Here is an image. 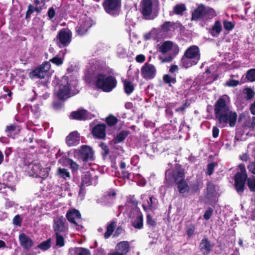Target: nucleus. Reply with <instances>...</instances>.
<instances>
[{"instance_id": "f257e3e1", "label": "nucleus", "mask_w": 255, "mask_h": 255, "mask_svg": "<svg viewBox=\"0 0 255 255\" xmlns=\"http://www.w3.org/2000/svg\"><path fill=\"white\" fill-rule=\"evenodd\" d=\"M85 78L89 82H93L97 89L105 92L112 91L117 85L116 78L109 75L106 68L97 61L86 70Z\"/></svg>"}, {"instance_id": "f03ea898", "label": "nucleus", "mask_w": 255, "mask_h": 255, "mask_svg": "<svg viewBox=\"0 0 255 255\" xmlns=\"http://www.w3.org/2000/svg\"><path fill=\"white\" fill-rule=\"evenodd\" d=\"M85 78L89 82H93L97 89L105 92L112 91L117 85L116 78L109 75L106 68L97 61L86 70Z\"/></svg>"}, {"instance_id": "7ed1b4c3", "label": "nucleus", "mask_w": 255, "mask_h": 255, "mask_svg": "<svg viewBox=\"0 0 255 255\" xmlns=\"http://www.w3.org/2000/svg\"><path fill=\"white\" fill-rule=\"evenodd\" d=\"M214 114L220 127H225L228 124L231 127L235 126L237 114L231 109L228 96L224 95L217 101L214 105Z\"/></svg>"}, {"instance_id": "20e7f679", "label": "nucleus", "mask_w": 255, "mask_h": 255, "mask_svg": "<svg viewBox=\"0 0 255 255\" xmlns=\"http://www.w3.org/2000/svg\"><path fill=\"white\" fill-rule=\"evenodd\" d=\"M239 167L240 172H238L235 176V186L237 192L239 194L243 193L246 180L250 191L255 192V176L248 178L245 166L240 164Z\"/></svg>"}, {"instance_id": "39448f33", "label": "nucleus", "mask_w": 255, "mask_h": 255, "mask_svg": "<svg viewBox=\"0 0 255 255\" xmlns=\"http://www.w3.org/2000/svg\"><path fill=\"white\" fill-rule=\"evenodd\" d=\"M200 59L199 48L196 45H192L185 51L180 61V66L187 69L196 65Z\"/></svg>"}, {"instance_id": "423d86ee", "label": "nucleus", "mask_w": 255, "mask_h": 255, "mask_svg": "<svg viewBox=\"0 0 255 255\" xmlns=\"http://www.w3.org/2000/svg\"><path fill=\"white\" fill-rule=\"evenodd\" d=\"M158 51L162 53V55L159 56L161 63L170 62L178 53L179 47L175 43L166 41L159 46Z\"/></svg>"}, {"instance_id": "0eeeda50", "label": "nucleus", "mask_w": 255, "mask_h": 255, "mask_svg": "<svg viewBox=\"0 0 255 255\" xmlns=\"http://www.w3.org/2000/svg\"><path fill=\"white\" fill-rule=\"evenodd\" d=\"M68 156L69 157H72L73 156L78 161L84 163L94 160L93 149L91 147L86 145H82L76 149L70 150L68 152Z\"/></svg>"}, {"instance_id": "6e6552de", "label": "nucleus", "mask_w": 255, "mask_h": 255, "mask_svg": "<svg viewBox=\"0 0 255 255\" xmlns=\"http://www.w3.org/2000/svg\"><path fill=\"white\" fill-rule=\"evenodd\" d=\"M159 9L158 0H141L140 2V10L143 16L147 19H152L156 16Z\"/></svg>"}, {"instance_id": "1a4fd4ad", "label": "nucleus", "mask_w": 255, "mask_h": 255, "mask_svg": "<svg viewBox=\"0 0 255 255\" xmlns=\"http://www.w3.org/2000/svg\"><path fill=\"white\" fill-rule=\"evenodd\" d=\"M216 16V12L214 9L201 4L193 11L191 20H207L211 19Z\"/></svg>"}, {"instance_id": "9d476101", "label": "nucleus", "mask_w": 255, "mask_h": 255, "mask_svg": "<svg viewBox=\"0 0 255 255\" xmlns=\"http://www.w3.org/2000/svg\"><path fill=\"white\" fill-rule=\"evenodd\" d=\"M103 6L105 11L111 15H116L119 14L121 7V0H105Z\"/></svg>"}, {"instance_id": "9b49d317", "label": "nucleus", "mask_w": 255, "mask_h": 255, "mask_svg": "<svg viewBox=\"0 0 255 255\" xmlns=\"http://www.w3.org/2000/svg\"><path fill=\"white\" fill-rule=\"evenodd\" d=\"M51 65L49 62L45 61L38 67L31 71L29 76L31 78L44 79L50 69Z\"/></svg>"}, {"instance_id": "f8f14e48", "label": "nucleus", "mask_w": 255, "mask_h": 255, "mask_svg": "<svg viewBox=\"0 0 255 255\" xmlns=\"http://www.w3.org/2000/svg\"><path fill=\"white\" fill-rule=\"evenodd\" d=\"M64 104V85H59L54 93L52 108L55 111L61 110Z\"/></svg>"}, {"instance_id": "ddd939ff", "label": "nucleus", "mask_w": 255, "mask_h": 255, "mask_svg": "<svg viewBox=\"0 0 255 255\" xmlns=\"http://www.w3.org/2000/svg\"><path fill=\"white\" fill-rule=\"evenodd\" d=\"M156 70L154 65L146 63L141 69V74L142 77L145 79H153L156 75Z\"/></svg>"}, {"instance_id": "4468645a", "label": "nucleus", "mask_w": 255, "mask_h": 255, "mask_svg": "<svg viewBox=\"0 0 255 255\" xmlns=\"http://www.w3.org/2000/svg\"><path fill=\"white\" fill-rule=\"evenodd\" d=\"M98 183V176L89 171L84 172L82 175V187L91 185H96Z\"/></svg>"}, {"instance_id": "2eb2a0df", "label": "nucleus", "mask_w": 255, "mask_h": 255, "mask_svg": "<svg viewBox=\"0 0 255 255\" xmlns=\"http://www.w3.org/2000/svg\"><path fill=\"white\" fill-rule=\"evenodd\" d=\"M67 220L71 223L79 226L81 220V215L79 211L75 209H72L67 211L66 214Z\"/></svg>"}, {"instance_id": "dca6fc26", "label": "nucleus", "mask_w": 255, "mask_h": 255, "mask_svg": "<svg viewBox=\"0 0 255 255\" xmlns=\"http://www.w3.org/2000/svg\"><path fill=\"white\" fill-rule=\"evenodd\" d=\"M70 118L71 119L77 120H87L92 119V116L85 110H79L72 112L70 115Z\"/></svg>"}, {"instance_id": "f3484780", "label": "nucleus", "mask_w": 255, "mask_h": 255, "mask_svg": "<svg viewBox=\"0 0 255 255\" xmlns=\"http://www.w3.org/2000/svg\"><path fill=\"white\" fill-rule=\"evenodd\" d=\"M18 239L20 246L26 251L29 250L34 245L32 240L23 233L19 235Z\"/></svg>"}, {"instance_id": "a211bd4d", "label": "nucleus", "mask_w": 255, "mask_h": 255, "mask_svg": "<svg viewBox=\"0 0 255 255\" xmlns=\"http://www.w3.org/2000/svg\"><path fill=\"white\" fill-rule=\"evenodd\" d=\"M172 175L175 182L177 184L184 180V173L180 170H175L172 172L167 171L165 173V178L167 179L168 176Z\"/></svg>"}, {"instance_id": "6ab92c4d", "label": "nucleus", "mask_w": 255, "mask_h": 255, "mask_svg": "<svg viewBox=\"0 0 255 255\" xmlns=\"http://www.w3.org/2000/svg\"><path fill=\"white\" fill-rule=\"evenodd\" d=\"M92 134L97 138L103 139L106 136V126L104 124H98L92 129Z\"/></svg>"}, {"instance_id": "aec40b11", "label": "nucleus", "mask_w": 255, "mask_h": 255, "mask_svg": "<svg viewBox=\"0 0 255 255\" xmlns=\"http://www.w3.org/2000/svg\"><path fill=\"white\" fill-rule=\"evenodd\" d=\"M20 129V126L16 123H14L9 126H7L5 129V132L9 137L14 138L15 135L19 133Z\"/></svg>"}, {"instance_id": "412c9836", "label": "nucleus", "mask_w": 255, "mask_h": 255, "mask_svg": "<svg viewBox=\"0 0 255 255\" xmlns=\"http://www.w3.org/2000/svg\"><path fill=\"white\" fill-rule=\"evenodd\" d=\"M80 135L77 131L71 132L66 137V143L69 146H76L79 143Z\"/></svg>"}, {"instance_id": "4be33fe9", "label": "nucleus", "mask_w": 255, "mask_h": 255, "mask_svg": "<svg viewBox=\"0 0 255 255\" xmlns=\"http://www.w3.org/2000/svg\"><path fill=\"white\" fill-rule=\"evenodd\" d=\"M27 170L30 176L36 177L39 176L42 168L40 163L31 162L28 165Z\"/></svg>"}, {"instance_id": "5701e85b", "label": "nucleus", "mask_w": 255, "mask_h": 255, "mask_svg": "<svg viewBox=\"0 0 255 255\" xmlns=\"http://www.w3.org/2000/svg\"><path fill=\"white\" fill-rule=\"evenodd\" d=\"M91 26V24L89 20L87 19L83 20L80 22L79 24L77 26L76 28V32L78 34L82 35L88 31Z\"/></svg>"}, {"instance_id": "b1692460", "label": "nucleus", "mask_w": 255, "mask_h": 255, "mask_svg": "<svg viewBox=\"0 0 255 255\" xmlns=\"http://www.w3.org/2000/svg\"><path fill=\"white\" fill-rule=\"evenodd\" d=\"M179 26V23L170 21H166L161 25V29L163 32L168 33L172 32Z\"/></svg>"}, {"instance_id": "393cba45", "label": "nucleus", "mask_w": 255, "mask_h": 255, "mask_svg": "<svg viewBox=\"0 0 255 255\" xmlns=\"http://www.w3.org/2000/svg\"><path fill=\"white\" fill-rule=\"evenodd\" d=\"M200 251L204 255H208L212 250L213 246L207 239H203L199 245Z\"/></svg>"}, {"instance_id": "a878e982", "label": "nucleus", "mask_w": 255, "mask_h": 255, "mask_svg": "<svg viewBox=\"0 0 255 255\" xmlns=\"http://www.w3.org/2000/svg\"><path fill=\"white\" fill-rule=\"evenodd\" d=\"M222 30V26L220 21L217 20L209 30V32L213 36L217 37Z\"/></svg>"}, {"instance_id": "bb28decb", "label": "nucleus", "mask_w": 255, "mask_h": 255, "mask_svg": "<svg viewBox=\"0 0 255 255\" xmlns=\"http://www.w3.org/2000/svg\"><path fill=\"white\" fill-rule=\"evenodd\" d=\"M53 229L55 234L60 233L64 231V221L62 216L54 219Z\"/></svg>"}, {"instance_id": "cd10ccee", "label": "nucleus", "mask_w": 255, "mask_h": 255, "mask_svg": "<svg viewBox=\"0 0 255 255\" xmlns=\"http://www.w3.org/2000/svg\"><path fill=\"white\" fill-rule=\"evenodd\" d=\"M116 249L121 255L127 254L129 250L128 243L127 241L121 242L117 245Z\"/></svg>"}, {"instance_id": "c85d7f7f", "label": "nucleus", "mask_w": 255, "mask_h": 255, "mask_svg": "<svg viewBox=\"0 0 255 255\" xmlns=\"http://www.w3.org/2000/svg\"><path fill=\"white\" fill-rule=\"evenodd\" d=\"M244 120L243 126L245 128H251V125H252V118H251L248 113H243L240 115L239 121L242 122Z\"/></svg>"}, {"instance_id": "c756f323", "label": "nucleus", "mask_w": 255, "mask_h": 255, "mask_svg": "<svg viewBox=\"0 0 255 255\" xmlns=\"http://www.w3.org/2000/svg\"><path fill=\"white\" fill-rule=\"evenodd\" d=\"M69 254L70 255L74 254H76V255H91L90 252L89 250L82 248L70 249L69 251Z\"/></svg>"}, {"instance_id": "7c9ffc66", "label": "nucleus", "mask_w": 255, "mask_h": 255, "mask_svg": "<svg viewBox=\"0 0 255 255\" xmlns=\"http://www.w3.org/2000/svg\"><path fill=\"white\" fill-rule=\"evenodd\" d=\"M132 225L136 229H141L143 227V216L138 215L132 219Z\"/></svg>"}, {"instance_id": "2f4dec72", "label": "nucleus", "mask_w": 255, "mask_h": 255, "mask_svg": "<svg viewBox=\"0 0 255 255\" xmlns=\"http://www.w3.org/2000/svg\"><path fill=\"white\" fill-rule=\"evenodd\" d=\"M156 199L153 196L149 197V200L144 201L142 204V207L145 211H148L152 209V205L154 204Z\"/></svg>"}, {"instance_id": "473e14b6", "label": "nucleus", "mask_w": 255, "mask_h": 255, "mask_svg": "<svg viewBox=\"0 0 255 255\" xmlns=\"http://www.w3.org/2000/svg\"><path fill=\"white\" fill-rule=\"evenodd\" d=\"M76 84V82L75 81L74 83H67V85H65V97L69 98L75 94V93L72 92V89L75 87Z\"/></svg>"}, {"instance_id": "72a5a7b5", "label": "nucleus", "mask_w": 255, "mask_h": 255, "mask_svg": "<svg viewBox=\"0 0 255 255\" xmlns=\"http://www.w3.org/2000/svg\"><path fill=\"white\" fill-rule=\"evenodd\" d=\"M177 188L180 193L184 194L186 192H189L190 190L189 186L185 180L177 183Z\"/></svg>"}, {"instance_id": "f704fd0d", "label": "nucleus", "mask_w": 255, "mask_h": 255, "mask_svg": "<svg viewBox=\"0 0 255 255\" xmlns=\"http://www.w3.org/2000/svg\"><path fill=\"white\" fill-rule=\"evenodd\" d=\"M128 131L126 130H123L118 133L117 136L115 137L114 140V143L117 144L123 141L128 136Z\"/></svg>"}, {"instance_id": "c9c22d12", "label": "nucleus", "mask_w": 255, "mask_h": 255, "mask_svg": "<svg viewBox=\"0 0 255 255\" xmlns=\"http://www.w3.org/2000/svg\"><path fill=\"white\" fill-rule=\"evenodd\" d=\"M116 194V193L114 190H110L106 192L103 200L105 202L107 201L108 203H111L115 199Z\"/></svg>"}, {"instance_id": "e433bc0d", "label": "nucleus", "mask_w": 255, "mask_h": 255, "mask_svg": "<svg viewBox=\"0 0 255 255\" xmlns=\"http://www.w3.org/2000/svg\"><path fill=\"white\" fill-rule=\"evenodd\" d=\"M125 92L128 94H130L134 90V86L131 82L125 80L123 81Z\"/></svg>"}, {"instance_id": "4c0bfd02", "label": "nucleus", "mask_w": 255, "mask_h": 255, "mask_svg": "<svg viewBox=\"0 0 255 255\" xmlns=\"http://www.w3.org/2000/svg\"><path fill=\"white\" fill-rule=\"evenodd\" d=\"M51 247V239H49L46 241H43L39 244L37 246V248L40 249L43 251H45L49 249Z\"/></svg>"}, {"instance_id": "58836bf2", "label": "nucleus", "mask_w": 255, "mask_h": 255, "mask_svg": "<svg viewBox=\"0 0 255 255\" xmlns=\"http://www.w3.org/2000/svg\"><path fill=\"white\" fill-rule=\"evenodd\" d=\"M186 10L185 5L184 4H178L173 7V12L177 15H183V12Z\"/></svg>"}, {"instance_id": "ea45409f", "label": "nucleus", "mask_w": 255, "mask_h": 255, "mask_svg": "<svg viewBox=\"0 0 255 255\" xmlns=\"http://www.w3.org/2000/svg\"><path fill=\"white\" fill-rule=\"evenodd\" d=\"M116 227V222L115 221L112 222L108 226L107 231L105 233L104 236L106 239L109 238L113 233Z\"/></svg>"}, {"instance_id": "a19ab883", "label": "nucleus", "mask_w": 255, "mask_h": 255, "mask_svg": "<svg viewBox=\"0 0 255 255\" xmlns=\"http://www.w3.org/2000/svg\"><path fill=\"white\" fill-rule=\"evenodd\" d=\"M163 81L168 84L169 86H171L172 84H174L176 82L175 76H173L168 74H166L163 77Z\"/></svg>"}, {"instance_id": "79ce46f5", "label": "nucleus", "mask_w": 255, "mask_h": 255, "mask_svg": "<svg viewBox=\"0 0 255 255\" xmlns=\"http://www.w3.org/2000/svg\"><path fill=\"white\" fill-rule=\"evenodd\" d=\"M243 94L246 100L253 98L255 95V92L250 88H247L243 91Z\"/></svg>"}, {"instance_id": "37998d69", "label": "nucleus", "mask_w": 255, "mask_h": 255, "mask_svg": "<svg viewBox=\"0 0 255 255\" xmlns=\"http://www.w3.org/2000/svg\"><path fill=\"white\" fill-rule=\"evenodd\" d=\"M72 32L68 28H65V46L68 45L71 41Z\"/></svg>"}, {"instance_id": "c03bdc74", "label": "nucleus", "mask_w": 255, "mask_h": 255, "mask_svg": "<svg viewBox=\"0 0 255 255\" xmlns=\"http://www.w3.org/2000/svg\"><path fill=\"white\" fill-rule=\"evenodd\" d=\"M58 42V44L59 47H64V28L61 29L57 37Z\"/></svg>"}, {"instance_id": "a18cd8bd", "label": "nucleus", "mask_w": 255, "mask_h": 255, "mask_svg": "<svg viewBox=\"0 0 255 255\" xmlns=\"http://www.w3.org/2000/svg\"><path fill=\"white\" fill-rule=\"evenodd\" d=\"M246 78L250 82L255 81V69H251L247 72Z\"/></svg>"}, {"instance_id": "49530a36", "label": "nucleus", "mask_w": 255, "mask_h": 255, "mask_svg": "<svg viewBox=\"0 0 255 255\" xmlns=\"http://www.w3.org/2000/svg\"><path fill=\"white\" fill-rule=\"evenodd\" d=\"M107 123L110 126L115 125L118 121V119L114 116H110L107 118Z\"/></svg>"}, {"instance_id": "de8ad7c7", "label": "nucleus", "mask_w": 255, "mask_h": 255, "mask_svg": "<svg viewBox=\"0 0 255 255\" xmlns=\"http://www.w3.org/2000/svg\"><path fill=\"white\" fill-rule=\"evenodd\" d=\"M56 245L60 247H63L64 246V237L59 235V233L56 234Z\"/></svg>"}, {"instance_id": "09e8293b", "label": "nucleus", "mask_w": 255, "mask_h": 255, "mask_svg": "<svg viewBox=\"0 0 255 255\" xmlns=\"http://www.w3.org/2000/svg\"><path fill=\"white\" fill-rule=\"evenodd\" d=\"M49 62H51L53 64H54L57 66H59V65L62 64L63 59L61 58L56 56H55L54 57L50 59L49 60Z\"/></svg>"}, {"instance_id": "8fccbe9b", "label": "nucleus", "mask_w": 255, "mask_h": 255, "mask_svg": "<svg viewBox=\"0 0 255 255\" xmlns=\"http://www.w3.org/2000/svg\"><path fill=\"white\" fill-rule=\"evenodd\" d=\"M22 222V219L19 215H16L13 219L12 223L14 225L21 227Z\"/></svg>"}, {"instance_id": "3c124183", "label": "nucleus", "mask_w": 255, "mask_h": 255, "mask_svg": "<svg viewBox=\"0 0 255 255\" xmlns=\"http://www.w3.org/2000/svg\"><path fill=\"white\" fill-rule=\"evenodd\" d=\"M223 25L224 28L228 31L232 30L235 26V25L233 22L228 21L227 20L224 21Z\"/></svg>"}, {"instance_id": "603ef678", "label": "nucleus", "mask_w": 255, "mask_h": 255, "mask_svg": "<svg viewBox=\"0 0 255 255\" xmlns=\"http://www.w3.org/2000/svg\"><path fill=\"white\" fill-rule=\"evenodd\" d=\"M33 6L31 4H29L27 7V10L26 12L25 19H29L30 18L31 14L34 12Z\"/></svg>"}, {"instance_id": "864d4df0", "label": "nucleus", "mask_w": 255, "mask_h": 255, "mask_svg": "<svg viewBox=\"0 0 255 255\" xmlns=\"http://www.w3.org/2000/svg\"><path fill=\"white\" fill-rule=\"evenodd\" d=\"M239 84V81L236 80L230 79L226 82L225 85L228 87H235Z\"/></svg>"}, {"instance_id": "5fc2aeb1", "label": "nucleus", "mask_w": 255, "mask_h": 255, "mask_svg": "<svg viewBox=\"0 0 255 255\" xmlns=\"http://www.w3.org/2000/svg\"><path fill=\"white\" fill-rule=\"evenodd\" d=\"M68 164L70 166L71 168L73 170H77L79 168V165L76 162L73 160L69 159L67 161Z\"/></svg>"}, {"instance_id": "6e6d98bb", "label": "nucleus", "mask_w": 255, "mask_h": 255, "mask_svg": "<svg viewBox=\"0 0 255 255\" xmlns=\"http://www.w3.org/2000/svg\"><path fill=\"white\" fill-rule=\"evenodd\" d=\"M195 231V226L193 224H190L187 226L186 232L189 237L192 236Z\"/></svg>"}, {"instance_id": "4d7b16f0", "label": "nucleus", "mask_w": 255, "mask_h": 255, "mask_svg": "<svg viewBox=\"0 0 255 255\" xmlns=\"http://www.w3.org/2000/svg\"><path fill=\"white\" fill-rule=\"evenodd\" d=\"M189 106V104L188 103L187 101L183 104L180 107L175 109L176 112H181L184 113L185 110Z\"/></svg>"}, {"instance_id": "13d9d810", "label": "nucleus", "mask_w": 255, "mask_h": 255, "mask_svg": "<svg viewBox=\"0 0 255 255\" xmlns=\"http://www.w3.org/2000/svg\"><path fill=\"white\" fill-rule=\"evenodd\" d=\"M117 53L120 56H124L126 54V50L122 46L118 45L117 48Z\"/></svg>"}, {"instance_id": "bf43d9fd", "label": "nucleus", "mask_w": 255, "mask_h": 255, "mask_svg": "<svg viewBox=\"0 0 255 255\" xmlns=\"http://www.w3.org/2000/svg\"><path fill=\"white\" fill-rule=\"evenodd\" d=\"M146 223L150 226L154 227L156 225L155 221L152 219V217L150 215H147Z\"/></svg>"}, {"instance_id": "052dcab7", "label": "nucleus", "mask_w": 255, "mask_h": 255, "mask_svg": "<svg viewBox=\"0 0 255 255\" xmlns=\"http://www.w3.org/2000/svg\"><path fill=\"white\" fill-rule=\"evenodd\" d=\"M214 167H215L214 163H211L209 164L207 166V174L209 175H211L214 171Z\"/></svg>"}, {"instance_id": "680f3d73", "label": "nucleus", "mask_w": 255, "mask_h": 255, "mask_svg": "<svg viewBox=\"0 0 255 255\" xmlns=\"http://www.w3.org/2000/svg\"><path fill=\"white\" fill-rule=\"evenodd\" d=\"M78 70V66L75 65H72L70 67L67 68V71L68 73H76Z\"/></svg>"}, {"instance_id": "e2e57ef3", "label": "nucleus", "mask_w": 255, "mask_h": 255, "mask_svg": "<svg viewBox=\"0 0 255 255\" xmlns=\"http://www.w3.org/2000/svg\"><path fill=\"white\" fill-rule=\"evenodd\" d=\"M47 15L49 19H50L54 17L55 15V11L52 7L49 8L47 12Z\"/></svg>"}, {"instance_id": "0e129e2a", "label": "nucleus", "mask_w": 255, "mask_h": 255, "mask_svg": "<svg viewBox=\"0 0 255 255\" xmlns=\"http://www.w3.org/2000/svg\"><path fill=\"white\" fill-rule=\"evenodd\" d=\"M212 212L213 211L211 209L207 211L204 215V218L206 220H209L212 216Z\"/></svg>"}, {"instance_id": "69168bd1", "label": "nucleus", "mask_w": 255, "mask_h": 255, "mask_svg": "<svg viewBox=\"0 0 255 255\" xmlns=\"http://www.w3.org/2000/svg\"><path fill=\"white\" fill-rule=\"evenodd\" d=\"M145 56L142 54H139L136 56L135 60L137 62L142 63L145 61Z\"/></svg>"}, {"instance_id": "338daca9", "label": "nucleus", "mask_w": 255, "mask_h": 255, "mask_svg": "<svg viewBox=\"0 0 255 255\" xmlns=\"http://www.w3.org/2000/svg\"><path fill=\"white\" fill-rule=\"evenodd\" d=\"M219 129L216 127H213L212 129L213 137L216 138L219 136Z\"/></svg>"}, {"instance_id": "774afa93", "label": "nucleus", "mask_w": 255, "mask_h": 255, "mask_svg": "<svg viewBox=\"0 0 255 255\" xmlns=\"http://www.w3.org/2000/svg\"><path fill=\"white\" fill-rule=\"evenodd\" d=\"M178 70V67L176 65H172L171 66L169 69V72L171 73H174V72H177Z\"/></svg>"}]
</instances>
